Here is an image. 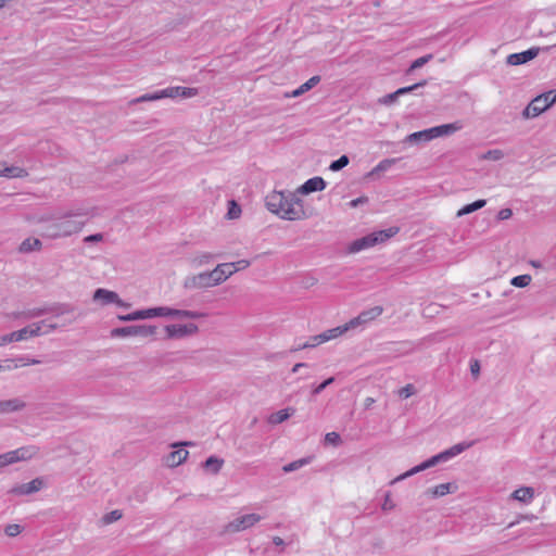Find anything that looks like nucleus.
I'll list each match as a JSON object with an SVG mask.
<instances>
[{"instance_id":"4c0bfd02","label":"nucleus","mask_w":556,"mask_h":556,"mask_svg":"<svg viewBox=\"0 0 556 556\" xmlns=\"http://www.w3.org/2000/svg\"><path fill=\"white\" fill-rule=\"evenodd\" d=\"M306 464H308V459L307 458H301V459H298V460H294L292 463H289V464L285 465L282 467V470L286 473L292 472V471H295V470L302 468Z\"/></svg>"},{"instance_id":"dca6fc26","label":"nucleus","mask_w":556,"mask_h":556,"mask_svg":"<svg viewBox=\"0 0 556 556\" xmlns=\"http://www.w3.org/2000/svg\"><path fill=\"white\" fill-rule=\"evenodd\" d=\"M539 48H530L519 53H511L507 56V64L509 65H521L533 60L539 54Z\"/></svg>"},{"instance_id":"0eeeda50","label":"nucleus","mask_w":556,"mask_h":556,"mask_svg":"<svg viewBox=\"0 0 556 556\" xmlns=\"http://www.w3.org/2000/svg\"><path fill=\"white\" fill-rule=\"evenodd\" d=\"M156 331H157L156 326L136 325V326L114 328L111 330V337H113V338H126V337L148 338V337L155 336Z\"/></svg>"},{"instance_id":"13d9d810","label":"nucleus","mask_w":556,"mask_h":556,"mask_svg":"<svg viewBox=\"0 0 556 556\" xmlns=\"http://www.w3.org/2000/svg\"><path fill=\"white\" fill-rule=\"evenodd\" d=\"M231 264L235 266L236 273H237L239 270L248 268L251 265V262L248 260H240V261L233 262Z\"/></svg>"},{"instance_id":"603ef678","label":"nucleus","mask_w":556,"mask_h":556,"mask_svg":"<svg viewBox=\"0 0 556 556\" xmlns=\"http://www.w3.org/2000/svg\"><path fill=\"white\" fill-rule=\"evenodd\" d=\"M334 381V378L333 377H330L328 379H326L324 382H321L320 384H318L317 387H315L313 390H312V394L313 395H318L320 394L328 386H330L332 382Z\"/></svg>"},{"instance_id":"b1692460","label":"nucleus","mask_w":556,"mask_h":556,"mask_svg":"<svg viewBox=\"0 0 556 556\" xmlns=\"http://www.w3.org/2000/svg\"><path fill=\"white\" fill-rule=\"evenodd\" d=\"M50 312H53V309L50 307H36V308H31V309H27L22 313H18L15 315V317L30 319V318L42 316Z\"/></svg>"},{"instance_id":"ea45409f","label":"nucleus","mask_w":556,"mask_h":556,"mask_svg":"<svg viewBox=\"0 0 556 556\" xmlns=\"http://www.w3.org/2000/svg\"><path fill=\"white\" fill-rule=\"evenodd\" d=\"M122 516H123L122 511L118 509H115V510H112V511L105 514L101 520H102L103 525H111V523L119 520L122 518Z\"/></svg>"},{"instance_id":"423d86ee","label":"nucleus","mask_w":556,"mask_h":556,"mask_svg":"<svg viewBox=\"0 0 556 556\" xmlns=\"http://www.w3.org/2000/svg\"><path fill=\"white\" fill-rule=\"evenodd\" d=\"M38 451L37 446L29 445L0 454V472L9 465L31 459L38 454Z\"/></svg>"},{"instance_id":"aec40b11","label":"nucleus","mask_w":556,"mask_h":556,"mask_svg":"<svg viewBox=\"0 0 556 556\" xmlns=\"http://www.w3.org/2000/svg\"><path fill=\"white\" fill-rule=\"evenodd\" d=\"M188 455V451L178 448L166 456L165 463L168 467H177L187 459Z\"/></svg>"},{"instance_id":"bb28decb","label":"nucleus","mask_w":556,"mask_h":556,"mask_svg":"<svg viewBox=\"0 0 556 556\" xmlns=\"http://www.w3.org/2000/svg\"><path fill=\"white\" fill-rule=\"evenodd\" d=\"M320 338H321L320 333L313 336L304 343L293 346L291 349V352H298V351L305 350V349L316 348V346L320 345L321 343H324V341Z\"/></svg>"},{"instance_id":"412c9836","label":"nucleus","mask_w":556,"mask_h":556,"mask_svg":"<svg viewBox=\"0 0 556 556\" xmlns=\"http://www.w3.org/2000/svg\"><path fill=\"white\" fill-rule=\"evenodd\" d=\"M511 497L518 502L529 504L534 497V490L530 486H521L511 493Z\"/></svg>"},{"instance_id":"774afa93","label":"nucleus","mask_w":556,"mask_h":556,"mask_svg":"<svg viewBox=\"0 0 556 556\" xmlns=\"http://www.w3.org/2000/svg\"><path fill=\"white\" fill-rule=\"evenodd\" d=\"M375 403V399L372 397H366L364 401V406L366 409L370 408L371 405Z\"/></svg>"},{"instance_id":"e2e57ef3","label":"nucleus","mask_w":556,"mask_h":556,"mask_svg":"<svg viewBox=\"0 0 556 556\" xmlns=\"http://www.w3.org/2000/svg\"><path fill=\"white\" fill-rule=\"evenodd\" d=\"M5 336H7V339H8L9 343L23 341L18 330L17 331H13L11 333H8Z\"/></svg>"},{"instance_id":"cd10ccee","label":"nucleus","mask_w":556,"mask_h":556,"mask_svg":"<svg viewBox=\"0 0 556 556\" xmlns=\"http://www.w3.org/2000/svg\"><path fill=\"white\" fill-rule=\"evenodd\" d=\"M485 204H486L485 200H482V199L477 200L473 203L463 206L460 210H458L456 215H457V217H462L464 215L471 214V213L482 208Z\"/></svg>"},{"instance_id":"e433bc0d","label":"nucleus","mask_w":556,"mask_h":556,"mask_svg":"<svg viewBox=\"0 0 556 556\" xmlns=\"http://www.w3.org/2000/svg\"><path fill=\"white\" fill-rule=\"evenodd\" d=\"M150 318L153 317H170L172 308L167 306L149 308Z\"/></svg>"},{"instance_id":"052dcab7","label":"nucleus","mask_w":556,"mask_h":556,"mask_svg":"<svg viewBox=\"0 0 556 556\" xmlns=\"http://www.w3.org/2000/svg\"><path fill=\"white\" fill-rule=\"evenodd\" d=\"M513 215V211L510 208H502L498 213H497V218L500 220H506V219H509Z\"/></svg>"},{"instance_id":"473e14b6","label":"nucleus","mask_w":556,"mask_h":556,"mask_svg":"<svg viewBox=\"0 0 556 556\" xmlns=\"http://www.w3.org/2000/svg\"><path fill=\"white\" fill-rule=\"evenodd\" d=\"M419 141H424V142L430 141V139L428 138L427 129L413 132V134L408 135L405 139V142H408V143H417Z\"/></svg>"},{"instance_id":"0e129e2a","label":"nucleus","mask_w":556,"mask_h":556,"mask_svg":"<svg viewBox=\"0 0 556 556\" xmlns=\"http://www.w3.org/2000/svg\"><path fill=\"white\" fill-rule=\"evenodd\" d=\"M393 506H394V505H393V503H392V501H391L390 493H387V494H386V497H384V502H383V504H382V509H383V510H390V509H392V508H393Z\"/></svg>"},{"instance_id":"338daca9","label":"nucleus","mask_w":556,"mask_h":556,"mask_svg":"<svg viewBox=\"0 0 556 556\" xmlns=\"http://www.w3.org/2000/svg\"><path fill=\"white\" fill-rule=\"evenodd\" d=\"M307 366H308V364H306V363H296V364L292 367L291 371H292L293 374H295V372H298L301 368H303V367H307Z\"/></svg>"},{"instance_id":"680f3d73","label":"nucleus","mask_w":556,"mask_h":556,"mask_svg":"<svg viewBox=\"0 0 556 556\" xmlns=\"http://www.w3.org/2000/svg\"><path fill=\"white\" fill-rule=\"evenodd\" d=\"M17 361H18L20 367L21 366L35 365V364H39L40 363L37 359L29 358V357H24V356L23 357H18Z\"/></svg>"},{"instance_id":"c9c22d12","label":"nucleus","mask_w":556,"mask_h":556,"mask_svg":"<svg viewBox=\"0 0 556 556\" xmlns=\"http://www.w3.org/2000/svg\"><path fill=\"white\" fill-rule=\"evenodd\" d=\"M213 258H214V255L212 253L203 252V253L195 255L192 260V263L195 266H203V265L210 264Z\"/></svg>"},{"instance_id":"09e8293b","label":"nucleus","mask_w":556,"mask_h":556,"mask_svg":"<svg viewBox=\"0 0 556 556\" xmlns=\"http://www.w3.org/2000/svg\"><path fill=\"white\" fill-rule=\"evenodd\" d=\"M399 97H400V94L397 93V90H396L392 93H388V94L383 96L382 98H380L379 103L384 104V105H391L399 99Z\"/></svg>"},{"instance_id":"4d7b16f0","label":"nucleus","mask_w":556,"mask_h":556,"mask_svg":"<svg viewBox=\"0 0 556 556\" xmlns=\"http://www.w3.org/2000/svg\"><path fill=\"white\" fill-rule=\"evenodd\" d=\"M134 320L148 319L150 318L149 308L132 312Z\"/></svg>"},{"instance_id":"ddd939ff","label":"nucleus","mask_w":556,"mask_h":556,"mask_svg":"<svg viewBox=\"0 0 556 556\" xmlns=\"http://www.w3.org/2000/svg\"><path fill=\"white\" fill-rule=\"evenodd\" d=\"M462 128H463V125L460 122L434 126V127L427 129L428 138L431 141L439 137L450 136V135L460 130Z\"/></svg>"},{"instance_id":"c756f323","label":"nucleus","mask_w":556,"mask_h":556,"mask_svg":"<svg viewBox=\"0 0 556 556\" xmlns=\"http://www.w3.org/2000/svg\"><path fill=\"white\" fill-rule=\"evenodd\" d=\"M223 464H224V460H223V459H220V458H218V457H216V456H210V457L205 460V463H204V467H205L207 470L212 471L213 473H217V472L220 470V468H222Z\"/></svg>"},{"instance_id":"c85d7f7f","label":"nucleus","mask_w":556,"mask_h":556,"mask_svg":"<svg viewBox=\"0 0 556 556\" xmlns=\"http://www.w3.org/2000/svg\"><path fill=\"white\" fill-rule=\"evenodd\" d=\"M382 312H383V307L377 305V306L370 307L368 309H365V311L361 312L359 314L362 315V317H364L365 321L367 324H369L370 321L378 318L382 314Z\"/></svg>"},{"instance_id":"2f4dec72","label":"nucleus","mask_w":556,"mask_h":556,"mask_svg":"<svg viewBox=\"0 0 556 556\" xmlns=\"http://www.w3.org/2000/svg\"><path fill=\"white\" fill-rule=\"evenodd\" d=\"M451 483H441L432 489H429L428 493H430L433 497H440L451 493Z\"/></svg>"},{"instance_id":"37998d69","label":"nucleus","mask_w":556,"mask_h":556,"mask_svg":"<svg viewBox=\"0 0 556 556\" xmlns=\"http://www.w3.org/2000/svg\"><path fill=\"white\" fill-rule=\"evenodd\" d=\"M345 325H346V327H349V330H351V329H356L358 327L364 328L368 324L365 321L364 317H362V315L358 314L356 317L352 318Z\"/></svg>"},{"instance_id":"864d4df0","label":"nucleus","mask_w":556,"mask_h":556,"mask_svg":"<svg viewBox=\"0 0 556 556\" xmlns=\"http://www.w3.org/2000/svg\"><path fill=\"white\" fill-rule=\"evenodd\" d=\"M223 269V276H226V280L236 273V268L231 263L220 264Z\"/></svg>"},{"instance_id":"5fc2aeb1","label":"nucleus","mask_w":556,"mask_h":556,"mask_svg":"<svg viewBox=\"0 0 556 556\" xmlns=\"http://www.w3.org/2000/svg\"><path fill=\"white\" fill-rule=\"evenodd\" d=\"M415 393V389L413 384H406L399 391V395L403 399H407Z\"/></svg>"},{"instance_id":"72a5a7b5","label":"nucleus","mask_w":556,"mask_h":556,"mask_svg":"<svg viewBox=\"0 0 556 556\" xmlns=\"http://www.w3.org/2000/svg\"><path fill=\"white\" fill-rule=\"evenodd\" d=\"M396 159H386L379 162L374 169L370 172V175H375L381 172H387L396 163Z\"/></svg>"},{"instance_id":"a18cd8bd","label":"nucleus","mask_w":556,"mask_h":556,"mask_svg":"<svg viewBox=\"0 0 556 556\" xmlns=\"http://www.w3.org/2000/svg\"><path fill=\"white\" fill-rule=\"evenodd\" d=\"M163 99L162 90H157L152 93H146L139 97L136 102H148V101H156Z\"/></svg>"},{"instance_id":"a878e982","label":"nucleus","mask_w":556,"mask_h":556,"mask_svg":"<svg viewBox=\"0 0 556 556\" xmlns=\"http://www.w3.org/2000/svg\"><path fill=\"white\" fill-rule=\"evenodd\" d=\"M203 316H204L203 313H200L197 311L176 309V308H172V314H170V317L179 318V319H182V318L198 319Z\"/></svg>"},{"instance_id":"79ce46f5","label":"nucleus","mask_w":556,"mask_h":556,"mask_svg":"<svg viewBox=\"0 0 556 556\" xmlns=\"http://www.w3.org/2000/svg\"><path fill=\"white\" fill-rule=\"evenodd\" d=\"M349 157L346 155H342L330 164L329 169L332 172H338L345 167L349 164Z\"/></svg>"},{"instance_id":"58836bf2","label":"nucleus","mask_w":556,"mask_h":556,"mask_svg":"<svg viewBox=\"0 0 556 556\" xmlns=\"http://www.w3.org/2000/svg\"><path fill=\"white\" fill-rule=\"evenodd\" d=\"M530 282H531L530 275H519V276L514 277L510 280V283L514 287H518V288H525V287L529 286Z\"/></svg>"},{"instance_id":"2eb2a0df","label":"nucleus","mask_w":556,"mask_h":556,"mask_svg":"<svg viewBox=\"0 0 556 556\" xmlns=\"http://www.w3.org/2000/svg\"><path fill=\"white\" fill-rule=\"evenodd\" d=\"M197 88H190V87H182V86H174V87H167L162 90V96L164 98H192L198 94Z\"/></svg>"},{"instance_id":"6ab92c4d","label":"nucleus","mask_w":556,"mask_h":556,"mask_svg":"<svg viewBox=\"0 0 556 556\" xmlns=\"http://www.w3.org/2000/svg\"><path fill=\"white\" fill-rule=\"evenodd\" d=\"M28 176L25 168L20 166H8L4 163H0V177L7 178H24Z\"/></svg>"},{"instance_id":"bf43d9fd","label":"nucleus","mask_w":556,"mask_h":556,"mask_svg":"<svg viewBox=\"0 0 556 556\" xmlns=\"http://www.w3.org/2000/svg\"><path fill=\"white\" fill-rule=\"evenodd\" d=\"M102 240H103V235L102 233L89 235V236L84 238V242L85 243H94V242H100Z\"/></svg>"},{"instance_id":"c03bdc74","label":"nucleus","mask_w":556,"mask_h":556,"mask_svg":"<svg viewBox=\"0 0 556 556\" xmlns=\"http://www.w3.org/2000/svg\"><path fill=\"white\" fill-rule=\"evenodd\" d=\"M20 367L18 361L16 359H5L0 362V372L10 371Z\"/></svg>"},{"instance_id":"49530a36","label":"nucleus","mask_w":556,"mask_h":556,"mask_svg":"<svg viewBox=\"0 0 556 556\" xmlns=\"http://www.w3.org/2000/svg\"><path fill=\"white\" fill-rule=\"evenodd\" d=\"M504 157V153L502 150L494 149L489 150L486 153L483 154L484 160H492V161H498Z\"/></svg>"},{"instance_id":"3c124183","label":"nucleus","mask_w":556,"mask_h":556,"mask_svg":"<svg viewBox=\"0 0 556 556\" xmlns=\"http://www.w3.org/2000/svg\"><path fill=\"white\" fill-rule=\"evenodd\" d=\"M319 81H320V77L319 76L311 77L306 83L301 85V92L305 93L306 91H308L309 89L315 87Z\"/></svg>"},{"instance_id":"f704fd0d","label":"nucleus","mask_w":556,"mask_h":556,"mask_svg":"<svg viewBox=\"0 0 556 556\" xmlns=\"http://www.w3.org/2000/svg\"><path fill=\"white\" fill-rule=\"evenodd\" d=\"M433 58L432 54H426L424 56H420L418 59H416L414 62H412V64L409 65L408 70L406 71L407 74H410L412 72H414L415 70L417 68H420L422 67L424 65H426L429 61H431Z\"/></svg>"},{"instance_id":"a19ab883","label":"nucleus","mask_w":556,"mask_h":556,"mask_svg":"<svg viewBox=\"0 0 556 556\" xmlns=\"http://www.w3.org/2000/svg\"><path fill=\"white\" fill-rule=\"evenodd\" d=\"M241 214V207L236 203V201L231 200L228 202V212L227 216L229 219L238 218Z\"/></svg>"},{"instance_id":"39448f33","label":"nucleus","mask_w":556,"mask_h":556,"mask_svg":"<svg viewBox=\"0 0 556 556\" xmlns=\"http://www.w3.org/2000/svg\"><path fill=\"white\" fill-rule=\"evenodd\" d=\"M556 102V90H549L535 97L528 106L523 110V116L526 118H533L539 116L545 110H547L553 103Z\"/></svg>"},{"instance_id":"1a4fd4ad","label":"nucleus","mask_w":556,"mask_h":556,"mask_svg":"<svg viewBox=\"0 0 556 556\" xmlns=\"http://www.w3.org/2000/svg\"><path fill=\"white\" fill-rule=\"evenodd\" d=\"M199 331V328L195 324H173L167 325L164 328V339L172 340V339H182L189 336H193Z\"/></svg>"},{"instance_id":"f03ea898","label":"nucleus","mask_w":556,"mask_h":556,"mask_svg":"<svg viewBox=\"0 0 556 556\" xmlns=\"http://www.w3.org/2000/svg\"><path fill=\"white\" fill-rule=\"evenodd\" d=\"M77 213H65L59 217L41 215L33 219L34 223L42 224L41 236L48 239H59L78 233L85 226V222L78 220Z\"/></svg>"},{"instance_id":"6e6d98bb","label":"nucleus","mask_w":556,"mask_h":556,"mask_svg":"<svg viewBox=\"0 0 556 556\" xmlns=\"http://www.w3.org/2000/svg\"><path fill=\"white\" fill-rule=\"evenodd\" d=\"M325 441H326L327 443H330V444L337 445V444L340 442V435H339V433H337V432H328V433L325 435Z\"/></svg>"},{"instance_id":"393cba45","label":"nucleus","mask_w":556,"mask_h":556,"mask_svg":"<svg viewBox=\"0 0 556 556\" xmlns=\"http://www.w3.org/2000/svg\"><path fill=\"white\" fill-rule=\"evenodd\" d=\"M294 413L293 408L280 409L277 413L270 415L268 421L273 425L281 424L289 419Z\"/></svg>"},{"instance_id":"6e6552de","label":"nucleus","mask_w":556,"mask_h":556,"mask_svg":"<svg viewBox=\"0 0 556 556\" xmlns=\"http://www.w3.org/2000/svg\"><path fill=\"white\" fill-rule=\"evenodd\" d=\"M58 328L56 324L48 323V320H40L33 323L22 329H20L22 340H27L34 337H40L51 333Z\"/></svg>"},{"instance_id":"7c9ffc66","label":"nucleus","mask_w":556,"mask_h":556,"mask_svg":"<svg viewBox=\"0 0 556 556\" xmlns=\"http://www.w3.org/2000/svg\"><path fill=\"white\" fill-rule=\"evenodd\" d=\"M213 287L218 286L226 281V276H223V269L218 264L213 270L208 271Z\"/></svg>"},{"instance_id":"f257e3e1","label":"nucleus","mask_w":556,"mask_h":556,"mask_svg":"<svg viewBox=\"0 0 556 556\" xmlns=\"http://www.w3.org/2000/svg\"><path fill=\"white\" fill-rule=\"evenodd\" d=\"M266 208L285 220L295 222L308 217L303 200L295 192L271 191L265 198Z\"/></svg>"},{"instance_id":"69168bd1","label":"nucleus","mask_w":556,"mask_h":556,"mask_svg":"<svg viewBox=\"0 0 556 556\" xmlns=\"http://www.w3.org/2000/svg\"><path fill=\"white\" fill-rule=\"evenodd\" d=\"M368 199L366 197H359L357 199H354L350 202L351 207H357L361 204L367 203Z\"/></svg>"},{"instance_id":"de8ad7c7","label":"nucleus","mask_w":556,"mask_h":556,"mask_svg":"<svg viewBox=\"0 0 556 556\" xmlns=\"http://www.w3.org/2000/svg\"><path fill=\"white\" fill-rule=\"evenodd\" d=\"M426 84H427V81H426V80H422V81H419V83L414 84V85H412V86H407V87L399 88V89H397V93H399L400 96L407 94V93H409V92H412V91L416 90V89H417V88H419V87H424V86H426Z\"/></svg>"},{"instance_id":"8fccbe9b","label":"nucleus","mask_w":556,"mask_h":556,"mask_svg":"<svg viewBox=\"0 0 556 556\" xmlns=\"http://www.w3.org/2000/svg\"><path fill=\"white\" fill-rule=\"evenodd\" d=\"M22 532V527L17 523L8 525L4 529V533L10 536H16Z\"/></svg>"},{"instance_id":"a211bd4d","label":"nucleus","mask_w":556,"mask_h":556,"mask_svg":"<svg viewBox=\"0 0 556 556\" xmlns=\"http://www.w3.org/2000/svg\"><path fill=\"white\" fill-rule=\"evenodd\" d=\"M26 403L20 399L14 397L10 400H0V415L23 410Z\"/></svg>"},{"instance_id":"4be33fe9","label":"nucleus","mask_w":556,"mask_h":556,"mask_svg":"<svg viewBox=\"0 0 556 556\" xmlns=\"http://www.w3.org/2000/svg\"><path fill=\"white\" fill-rule=\"evenodd\" d=\"M42 248V242L37 238H26L20 244L18 251L22 253H29L33 251H39Z\"/></svg>"},{"instance_id":"4468645a","label":"nucleus","mask_w":556,"mask_h":556,"mask_svg":"<svg viewBox=\"0 0 556 556\" xmlns=\"http://www.w3.org/2000/svg\"><path fill=\"white\" fill-rule=\"evenodd\" d=\"M93 301L100 302L102 305L116 304L125 306L126 304L121 300L118 294L114 291L99 288L93 293Z\"/></svg>"},{"instance_id":"20e7f679","label":"nucleus","mask_w":556,"mask_h":556,"mask_svg":"<svg viewBox=\"0 0 556 556\" xmlns=\"http://www.w3.org/2000/svg\"><path fill=\"white\" fill-rule=\"evenodd\" d=\"M399 232L397 227H390L388 229L374 231L367 236L354 240L350 247V253H357L363 250L372 248L377 244L383 243Z\"/></svg>"},{"instance_id":"9b49d317","label":"nucleus","mask_w":556,"mask_h":556,"mask_svg":"<svg viewBox=\"0 0 556 556\" xmlns=\"http://www.w3.org/2000/svg\"><path fill=\"white\" fill-rule=\"evenodd\" d=\"M45 485V481L42 478L38 477L33 479L30 482L16 484L9 490V494L23 496L30 495L40 491Z\"/></svg>"},{"instance_id":"9d476101","label":"nucleus","mask_w":556,"mask_h":556,"mask_svg":"<svg viewBox=\"0 0 556 556\" xmlns=\"http://www.w3.org/2000/svg\"><path fill=\"white\" fill-rule=\"evenodd\" d=\"M261 519L262 517L257 514H248L237 517L226 526V531L233 533L247 530L257 523Z\"/></svg>"},{"instance_id":"f8f14e48","label":"nucleus","mask_w":556,"mask_h":556,"mask_svg":"<svg viewBox=\"0 0 556 556\" xmlns=\"http://www.w3.org/2000/svg\"><path fill=\"white\" fill-rule=\"evenodd\" d=\"M213 287L208 271H203L198 275L188 276L184 280V288L188 290L193 289H207Z\"/></svg>"},{"instance_id":"7ed1b4c3","label":"nucleus","mask_w":556,"mask_h":556,"mask_svg":"<svg viewBox=\"0 0 556 556\" xmlns=\"http://www.w3.org/2000/svg\"><path fill=\"white\" fill-rule=\"evenodd\" d=\"M470 446H471V443H465V442L455 444L452 447H450V448L430 457L429 459L422 462L421 464L413 467L412 469L407 470L406 472L397 476L396 478H394L391 481V484L403 481L404 479L412 477L418 472H421L428 468H431L439 463L446 462V460L457 456L458 454H460L462 452H464L465 450H467Z\"/></svg>"},{"instance_id":"f3484780","label":"nucleus","mask_w":556,"mask_h":556,"mask_svg":"<svg viewBox=\"0 0 556 556\" xmlns=\"http://www.w3.org/2000/svg\"><path fill=\"white\" fill-rule=\"evenodd\" d=\"M326 186V181L321 177L316 176L307 179L302 186H300L296 190V193L305 195L312 192L323 191Z\"/></svg>"},{"instance_id":"5701e85b","label":"nucleus","mask_w":556,"mask_h":556,"mask_svg":"<svg viewBox=\"0 0 556 556\" xmlns=\"http://www.w3.org/2000/svg\"><path fill=\"white\" fill-rule=\"evenodd\" d=\"M346 331H349V327H346V325H343V326H338V327H334V328H331V329H328L324 332H321V340L325 342H328L330 340H333V339H337L338 337L342 336L343 333H345Z\"/></svg>"}]
</instances>
